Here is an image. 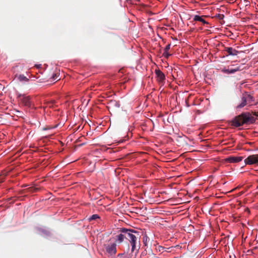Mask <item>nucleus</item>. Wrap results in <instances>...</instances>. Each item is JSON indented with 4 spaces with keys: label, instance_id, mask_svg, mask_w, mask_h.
I'll list each match as a JSON object with an SVG mask.
<instances>
[{
    "label": "nucleus",
    "instance_id": "1",
    "mask_svg": "<svg viewBox=\"0 0 258 258\" xmlns=\"http://www.w3.org/2000/svg\"><path fill=\"white\" fill-rule=\"evenodd\" d=\"M255 118L249 113H242L235 117L231 121V125L234 127H239L244 124L252 123Z\"/></svg>",
    "mask_w": 258,
    "mask_h": 258
},
{
    "label": "nucleus",
    "instance_id": "2",
    "mask_svg": "<svg viewBox=\"0 0 258 258\" xmlns=\"http://www.w3.org/2000/svg\"><path fill=\"white\" fill-rule=\"evenodd\" d=\"M120 231L126 235V239L128 240L131 244V251L133 252L136 249V245L138 243V238L134 233L139 235V233L133 229H128L124 228H121Z\"/></svg>",
    "mask_w": 258,
    "mask_h": 258
},
{
    "label": "nucleus",
    "instance_id": "3",
    "mask_svg": "<svg viewBox=\"0 0 258 258\" xmlns=\"http://www.w3.org/2000/svg\"><path fill=\"white\" fill-rule=\"evenodd\" d=\"M111 239H110L109 243L105 244L104 247L106 252L110 255H114L116 253V243L114 242H111Z\"/></svg>",
    "mask_w": 258,
    "mask_h": 258
},
{
    "label": "nucleus",
    "instance_id": "4",
    "mask_svg": "<svg viewBox=\"0 0 258 258\" xmlns=\"http://www.w3.org/2000/svg\"><path fill=\"white\" fill-rule=\"evenodd\" d=\"M244 162L246 165H257L258 154H253L248 156L245 159Z\"/></svg>",
    "mask_w": 258,
    "mask_h": 258
},
{
    "label": "nucleus",
    "instance_id": "5",
    "mask_svg": "<svg viewBox=\"0 0 258 258\" xmlns=\"http://www.w3.org/2000/svg\"><path fill=\"white\" fill-rule=\"evenodd\" d=\"M155 74L157 81L161 85H163L165 83V76L159 69L155 70Z\"/></svg>",
    "mask_w": 258,
    "mask_h": 258
},
{
    "label": "nucleus",
    "instance_id": "6",
    "mask_svg": "<svg viewBox=\"0 0 258 258\" xmlns=\"http://www.w3.org/2000/svg\"><path fill=\"white\" fill-rule=\"evenodd\" d=\"M18 97L23 105L27 107L31 106V100L29 96L23 94H19Z\"/></svg>",
    "mask_w": 258,
    "mask_h": 258
},
{
    "label": "nucleus",
    "instance_id": "7",
    "mask_svg": "<svg viewBox=\"0 0 258 258\" xmlns=\"http://www.w3.org/2000/svg\"><path fill=\"white\" fill-rule=\"evenodd\" d=\"M125 238H127L126 235L124 233L121 232V233L115 236V243L117 244H120L122 243Z\"/></svg>",
    "mask_w": 258,
    "mask_h": 258
},
{
    "label": "nucleus",
    "instance_id": "8",
    "mask_svg": "<svg viewBox=\"0 0 258 258\" xmlns=\"http://www.w3.org/2000/svg\"><path fill=\"white\" fill-rule=\"evenodd\" d=\"M242 157H229L226 159V161L229 163H238L242 160Z\"/></svg>",
    "mask_w": 258,
    "mask_h": 258
},
{
    "label": "nucleus",
    "instance_id": "9",
    "mask_svg": "<svg viewBox=\"0 0 258 258\" xmlns=\"http://www.w3.org/2000/svg\"><path fill=\"white\" fill-rule=\"evenodd\" d=\"M225 51L229 55H236L238 53V51L230 47H226L225 48Z\"/></svg>",
    "mask_w": 258,
    "mask_h": 258
},
{
    "label": "nucleus",
    "instance_id": "10",
    "mask_svg": "<svg viewBox=\"0 0 258 258\" xmlns=\"http://www.w3.org/2000/svg\"><path fill=\"white\" fill-rule=\"evenodd\" d=\"M239 71H240L239 67H236L234 69H223L222 70L223 72L226 73L227 74H233Z\"/></svg>",
    "mask_w": 258,
    "mask_h": 258
},
{
    "label": "nucleus",
    "instance_id": "11",
    "mask_svg": "<svg viewBox=\"0 0 258 258\" xmlns=\"http://www.w3.org/2000/svg\"><path fill=\"white\" fill-rule=\"evenodd\" d=\"M247 100H246V98L244 95V94L242 95V97L241 98V102L237 106V108H242L244 106L246 105V104H247Z\"/></svg>",
    "mask_w": 258,
    "mask_h": 258
},
{
    "label": "nucleus",
    "instance_id": "12",
    "mask_svg": "<svg viewBox=\"0 0 258 258\" xmlns=\"http://www.w3.org/2000/svg\"><path fill=\"white\" fill-rule=\"evenodd\" d=\"M194 20L196 21H199L202 22L203 24H207L208 23L203 18V16L199 15H195L194 18Z\"/></svg>",
    "mask_w": 258,
    "mask_h": 258
},
{
    "label": "nucleus",
    "instance_id": "13",
    "mask_svg": "<svg viewBox=\"0 0 258 258\" xmlns=\"http://www.w3.org/2000/svg\"><path fill=\"white\" fill-rule=\"evenodd\" d=\"M16 77H17L18 80L20 82H28L29 81V79L24 75H17Z\"/></svg>",
    "mask_w": 258,
    "mask_h": 258
},
{
    "label": "nucleus",
    "instance_id": "14",
    "mask_svg": "<svg viewBox=\"0 0 258 258\" xmlns=\"http://www.w3.org/2000/svg\"><path fill=\"white\" fill-rule=\"evenodd\" d=\"M244 95L247 101V103H251L253 101V98L251 95L248 94H245Z\"/></svg>",
    "mask_w": 258,
    "mask_h": 258
},
{
    "label": "nucleus",
    "instance_id": "15",
    "mask_svg": "<svg viewBox=\"0 0 258 258\" xmlns=\"http://www.w3.org/2000/svg\"><path fill=\"white\" fill-rule=\"evenodd\" d=\"M98 218H99V217L98 215L97 214H94L93 215H92L89 218V221H92V220H95L96 219H98Z\"/></svg>",
    "mask_w": 258,
    "mask_h": 258
},
{
    "label": "nucleus",
    "instance_id": "16",
    "mask_svg": "<svg viewBox=\"0 0 258 258\" xmlns=\"http://www.w3.org/2000/svg\"><path fill=\"white\" fill-rule=\"evenodd\" d=\"M163 55L165 57L168 58L169 56L171 55V54L170 53H169L168 51H164L163 53Z\"/></svg>",
    "mask_w": 258,
    "mask_h": 258
},
{
    "label": "nucleus",
    "instance_id": "17",
    "mask_svg": "<svg viewBox=\"0 0 258 258\" xmlns=\"http://www.w3.org/2000/svg\"><path fill=\"white\" fill-rule=\"evenodd\" d=\"M170 44H168L165 47L164 51H168V50L170 49Z\"/></svg>",
    "mask_w": 258,
    "mask_h": 258
},
{
    "label": "nucleus",
    "instance_id": "18",
    "mask_svg": "<svg viewBox=\"0 0 258 258\" xmlns=\"http://www.w3.org/2000/svg\"><path fill=\"white\" fill-rule=\"evenodd\" d=\"M148 237L147 236H144L143 237V242H144V243H145V245L146 244V242H147V241L148 240Z\"/></svg>",
    "mask_w": 258,
    "mask_h": 258
},
{
    "label": "nucleus",
    "instance_id": "19",
    "mask_svg": "<svg viewBox=\"0 0 258 258\" xmlns=\"http://www.w3.org/2000/svg\"><path fill=\"white\" fill-rule=\"evenodd\" d=\"M56 127H57V125H55V126H54L53 127H50L48 128V129L54 128H55ZM47 128H44V130H47Z\"/></svg>",
    "mask_w": 258,
    "mask_h": 258
},
{
    "label": "nucleus",
    "instance_id": "20",
    "mask_svg": "<svg viewBox=\"0 0 258 258\" xmlns=\"http://www.w3.org/2000/svg\"><path fill=\"white\" fill-rule=\"evenodd\" d=\"M54 102V101H52V102H51L52 104H53Z\"/></svg>",
    "mask_w": 258,
    "mask_h": 258
}]
</instances>
